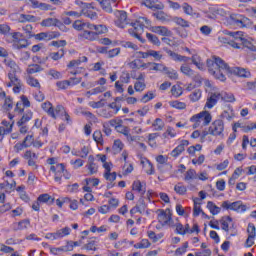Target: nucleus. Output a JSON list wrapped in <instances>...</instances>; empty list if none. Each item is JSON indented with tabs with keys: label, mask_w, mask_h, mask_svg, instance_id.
Wrapping results in <instances>:
<instances>
[{
	"label": "nucleus",
	"mask_w": 256,
	"mask_h": 256,
	"mask_svg": "<svg viewBox=\"0 0 256 256\" xmlns=\"http://www.w3.org/2000/svg\"><path fill=\"white\" fill-rule=\"evenodd\" d=\"M208 71L210 75H213L218 81H225L227 78L225 75H236L237 77H251V72L241 67H229L225 61L221 58H214L213 60H207Z\"/></svg>",
	"instance_id": "nucleus-1"
},
{
	"label": "nucleus",
	"mask_w": 256,
	"mask_h": 256,
	"mask_svg": "<svg viewBox=\"0 0 256 256\" xmlns=\"http://www.w3.org/2000/svg\"><path fill=\"white\" fill-rule=\"evenodd\" d=\"M130 29H128L129 35L138 39L140 43H145V39L141 37L143 35L144 28L149 29L152 33H156V35H161L162 37L171 36V31L167 29L165 26H151V20L147 19V17H139L135 22H132Z\"/></svg>",
	"instance_id": "nucleus-2"
},
{
	"label": "nucleus",
	"mask_w": 256,
	"mask_h": 256,
	"mask_svg": "<svg viewBox=\"0 0 256 256\" xmlns=\"http://www.w3.org/2000/svg\"><path fill=\"white\" fill-rule=\"evenodd\" d=\"M226 35L232 37L233 40H229V38L225 36H220L218 41L223 45H230L233 49H241V45H243L246 49H249V51L256 53V46L253 45V38L247 36L244 32H227Z\"/></svg>",
	"instance_id": "nucleus-3"
},
{
	"label": "nucleus",
	"mask_w": 256,
	"mask_h": 256,
	"mask_svg": "<svg viewBox=\"0 0 256 256\" xmlns=\"http://www.w3.org/2000/svg\"><path fill=\"white\" fill-rule=\"evenodd\" d=\"M189 121L192 123L193 129H203V127H207L213 121V116H211L209 111L203 110L190 117Z\"/></svg>",
	"instance_id": "nucleus-4"
},
{
	"label": "nucleus",
	"mask_w": 256,
	"mask_h": 256,
	"mask_svg": "<svg viewBox=\"0 0 256 256\" xmlns=\"http://www.w3.org/2000/svg\"><path fill=\"white\" fill-rule=\"evenodd\" d=\"M226 24L232 25L233 27H247V25H249V18L229 12L226 17Z\"/></svg>",
	"instance_id": "nucleus-5"
},
{
	"label": "nucleus",
	"mask_w": 256,
	"mask_h": 256,
	"mask_svg": "<svg viewBox=\"0 0 256 256\" xmlns=\"http://www.w3.org/2000/svg\"><path fill=\"white\" fill-rule=\"evenodd\" d=\"M75 5L82 9V15H84V17H88V19H91L92 21L97 19V12L93 11V9H95L93 3H85L81 0H76Z\"/></svg>",
	"instance_id": "nucleus-6"
},
{
	"label": "nucleus",
	"mask_w": 256,
	"mask_h": 256,
	"mask_svg": "<svg viewBox=\"0 0 256 256\" xmlns=\"http://www.w3.org/2000/svg\"><path fill=\"white\" fill-rule=\"evenodd\" d=\"M8 82L5 83L6 87H12L13 93L18 95V93H21L23 90V82H21V79L17 77L16 74H13L12 72L8 73Z\"/></svg>",
	"instance_id": "nucleus-7"
},
{
	"label": "nucleus",
	"mask_w": 256,
	"mask_h": 256,
	"mask_svg": "<svg viewBox=\"0 0 256 256\" xmlns=\"http://www.w3.org/2000/svg\"><path fill=\"white\" fill-rule=\"evenodd\" d=\"M11 37L13 49H27L29 47V41L25 39L23 33L14 32L11 34Z\"/></svg>",
	"instance_id": "nucleus-8"
},
{
	"label": "nucleus",
	"mask_w": 256,
	"mask_h": 256,
	"mask_svg": "<svg viewBox=\"0 0 256 256\" xmlns=\"http://www.w3.org/2000/svg\"><path fill=\"white\" fill-rule=\"evenodd\" d=\"M158 222L162 225V227H174L175 223H173V218L171 214V210H158Z\"/></svg>",
	"instance_id": "nucleus-9"
},
{
	"label": "nucleus",
	"mask_w": 256,
	"mask_h": 256,
	"mask_svg": "<svg viewBox=\"0 0 256 256\" xmlns=\"http://www.w3.org/2000/svg\"><path fill=\"white\" fill-rule=\"evenodd\" d=\"M221 207L229 211H236V213H245V211H247V205H244V203L241 201H236V202L224 201Z\"/></svg>",
	"instance_id": "nucleus-10"
},
{
	"label": "nucleus",
	"mask_w": 256,
	"mask_h": 256,
	"mask_svg": "<svg viewBox=\"0 0 256 256\" xmlns=\"http://www.w3.org/2000/svg\"><path fill=\"white\" fill-rule=\"evenodd\" d=\"M221 101V90L214 88L212 92L209 93V96L206 100L205 109H213L217 103Z\"/></svg>",
	"instance_id": "nucleus-11"
},
{
	"label": "nucleus",
	"mask_w": 256,
	"mask_h": 256,
	"mask_svg": "<svg viewBox=\"0 0 256 256\" xmlns=\"http://www.w3.org/2000/svg\"><path fill=\"white\" fill-rule=\"evenodd\" d=\"M223 131H225V123L221 119L215 120L209 126V133L213 137H222Z\"/></svg>",
	"instance_id": "nucleus-12"
},
{
	"label": "nucleus",
	"mask_w": 256,
	"mask_h": 256,
	"mask_svg": "<svg viewBox=\"0 0 256 256\" xmlns=\"http://www.w3.org/2000/svg\"><path fill=\"white\" fill-rule=\"evenodd\" d=\"M114 15L116 17L114 20V24L119 29H125V27L129 25V19H127V12L122 10H117L114 12Z\"/></svg>",
	"instance_id": "nucleus-13"
},
{
	"label": "nucleus",
	"mask_w": 256,
	"mask_h": 256,
	"mask_svg": "<svg viewBox=\"0 0 256 256\" xmlns=\"http://www.w3.org/2000/svg\"><path fill=\"white\" fill-rule=\"evenodd\" d=\"M13 115L9 114L8 118L10 119L9 122L6 120L2 121V126H0V141H3V137L5 135H9L11 131H13V125H15V121L13 120Z\"/></svg>",
	"instance_id": "nucleus-14"
},
{
	"label": "nucleus",
	"mask_w": 256,
	"mask_h": 256,
	"mask_svg": "<svg viewBox=\"0 0 256 256\" xmlns=\"http://www.w3.org/2000/svg\"><path fill=\"white\" fill-rule=\"evenodd\" d=\"M133 56L138 59H149V57H153L156 61H161V59H163L161 52L155 50H148L146 52L138 51L135 52Z\"/></svg>",
	"instance_id": "nucleus-15"
},
{
	"label": "nucleus",
	"mask_w": 256,
	"mask_h": 256,
	"mask_svg": "<svg viewBox=\"0 0 256 256\" xmlns=\"http://www.w3.org/2000/svg\"><path fill=\"white\" fill-rule=\"evenodd\" d=\"M81 63H87V57L86 56H82L77 60H72L70 61V63L67 65L68 69H70V73L71 75H78V73H81V69L79 65H81Z\"/></svg>",
	"instance_id": "nucleus-16"
},
{
	"label": "nucleus",
	"mask_w": 256,
	"mask_h": 256,
	"mask_svg": "<svg viewBox=\"0 0 256 256\" xmlns=\"http://www.w3.org/2000/svg\"><path fill=\"white\" fill-rule=\"evenodd\" d=\"M50 171L54 173V180L56 183H61V177H63V173L65 172V165L63 163L56 164L55 166L50 167Z\"/></svg>",
	"instance_id": "nucleus-17"
},
{
	"label": "nucleus",
	"mask_w": 256,
	"mask_h": 256,
	"mask_svg": "<svg viewBox=\"0 0 256 256\" xmlns=\"http://www.w3.org/2000/svg\"><path fill=\"white\" fill-rule=\"evenodd\" d=\"M181 9L184 14L188 15L189 17H192L193 19H199L201 17V14L195 11V9H193V6H191L187 2L182 3Z\"/></svg>",
	"instance_id": "nucleus-18"
},
{
	"label": "nucleus",
	"mask_w": 256,
	"mask_h": 256,
	"mask_svg": "<svg viewBox=\"0 0 256 256\" xmlns=\"http://www.w3.org/2000/svg\"><path fill=\"white\" fill-rule=\"evenodd\" d=\"M185 147H189V142L187 140H182L180 144L170 152V157L177 159V157L185 151Z\"/></svg>",
	"instance_id": "nucleus-19"
},
{
	"label": "nucleus",
	"mask_w": 256,
	"mask_h": 256,
	"mask_svg": "<svg viewBox=\"0 0 256 256\" xmlns=\"http://www.w3.org/2000/svg\"><path fill=\"white\" fill-rule=\"evenodd\" d=\"M25 107H31V102L27 96H21L20 101L16 103V113H23V111H25Z\"/></svg>",
	"instance_id": "nucleus-20"
},
{
	"label": "nucleus",
	"mask_w": 256,
	"mask_h": 256,
	"mask_svg": "<svg viewBox=\"0 0 256 256\" xmlns=\"http://www.w3.org/2000/svg\"><path fill=\"white\" fill-rule=\"evenodd\" d=\"M140 163L147 175H155V167H153V163L149 159L142 157L140 158Z\"/></svg>",
	"instance_id": "nucleus-21"
},
{
	"label": "nucleus",
	"mask_w": 256,
	"mask_h": 256,
	"mask_svg": "<svg viewBox=\"0 0 256 256\" xmlns=\"http://www.w3.org/2000/svg\"><path fill=\"white\" fill-rule=\"evenodd\" d=\"M58 116L61 117L62 121H66V123L70 125L71 116L69 115L67 110H65V107L61 105L56 106V117Z\"/></svg>",
	"instance_id": "nucleus-22"
},
{
	"label": "nucleus",
	"mask_w": 256,
	"mask_h": 256,
	"mask_svg": "<svg viewBox=\"0 0 256 256\" xmlns=\"http://www.w3.org/2000/svg\"><path fill=\"white\" fill-rule=\"evenodd\" d=\"M103 11L106 13H113V5L117 3V0H96Z\"/></svg>",
	"instance_id": "nucleus-23"
},
{
	"label": "nucleus",
	"mask_w": 256,
	"mask_h": 256,
	"mask_svg": "<svg viewBox=\"0 0 256 256\" xmlns=\"http://www.w3.org/2000/svg\"><path fill=\"white\" fill-rule=\"evenodd\" d=\"M33 37L36 41H51V39L57 37V34H55V32H41L34 34Z\"/></svg>",
	"instance_id": "nucleus-24"
},
{
	"label": "nucleus",
	"mask_w": 256,
	"mask_h": 256,
	"mask_svg": "<svg viewBox=\"0 0 256 256\" xmlns=\"http://www.w3.org/2000/svg\"><path fill=\"white\" fill-rule=\"evenodd\" d=\"M141 5H144L147 9H163L164 7L159 0H142Z\"/></svg>",
	"instance_id": "nucleus-25"
},
{
	"label": "nucleus",
	"mask_w": 256,
	"mask_h": 256,
	"mask_svg": "<svg viewBox=\"0 0 256 256\" xmlns=\"http://www.w3.org/2000/svg\"><path fill=\"white\" fill-rule=\"evenodd\" d=\"M79 37H81V39H86L87 41H96L97 34L94 29H84V31L79 34Z\"/></svg>",
	"instance_id": "nucleus-26"
},
{
	"label": "nucleus",
	"mask_w": 256,
	"mask_h": 256,
	"mask_svg": "<svg viewBox=\"0 0 256 256\" xmlns=\"http://www.w3.org/2000/svg\"><path fill=\"white\" fill-rule=\"evenodd\" d=\"M73 29H75V31H85V29H91V23L89 22H85L83 20H76L74 21V23L72 24Z\"/></svg>",
	"instance_id": "nucleus-27"
},
{
	"label": "nucleus",
	"mask_w": 256,
	"mask_h": 256,
	"mask_svg": "<svg viewBox=\"0 0 256 256\" xmlns=\"http://www.w3.org/2000/svg\"><path fill=\"white\" fill-rule=\"evenodd\" d=\"M42 109L46 113L50 115L53 119H57V108H53V104L51 102H44L42 103Z\"/></svg>",
	"instance_id": "nucleus-28"
},
{
	"label": "nucleus",
	"mask_w": 256,
	"mask_h": 256,
	"mask_svg": "<svg viewBox=\"0 0 256 256\" xmlns=\"http://www.w3.org/2000/svg\"><path fill=\"white\" fill-rule=\"evenodd\" d=\"M96 159L101 161L103 163V168L105 169V173L111 172V169H113V163L107 162V156L103 154H97Z\"/></svg>",
	"instance_id": "nucleus-29"
},
{
	"label": "nucleus",
	"mask_w": 256,
	"mask_h": 256,
	"mask_svg": "<svg viewBox=\"0 0 256 256\" xmlns=\"http://www.w3.org/2000/svg\"><path fill=\"white\" fill-rule=\"evenodd\" d=\"M133 191H137L140 195H145L147 191L145 182H141L140 180H135L132 184Z\"/></svg>",
	"instance_id": "nucleus-30"
},
{
	"label": "nucleus",
	"mask_w": 256,
	"mask_h": 256,
	"mask_svg": "<svg viewBox=\"0 0 256 256\" xmlns=\"http://www.w3.org/2000/svg\"><path fill=\"white\" fill-rule=\"evenodd\" d=\"M130 69H147V63L143 62L141 58L135 57V59L129 62Z\"/></svg>",
	"instance_id": "nucleus-31"
},
{
	"label": "nucleus",
	"mask_w": 256,
	"mask_h": 256,
	"mask_svg": "<svg viewBox=\"0 0 256 256\" xmlns=\"http://www.w3.org/2000/svg\"><path fill=\"white\" fill-rule=\"evenodd\" d=\"M117 131L118 133H122V135L126 137L127 141H137V137L131 135L127 126L120 125Z\"/></svg>",
	"instance_id": "nucleus-32"
},
{
	"label": "nucleus",
	"mask_w": 256,
	"mask_h": 256,
	"mask_svg": "<svg viewBox=\"0 0 256 256\" xmlns=\"http://www.w3.org/2000/svg\"><path fill=\"white\" fill-rule=\"evenodd\" d=\"M4 63L7 67L10 68V73H13L15 75V73H21V68L19 67V65H17V63H15V61L6 58L4 60Z\"/></svg>",
	"instance_id": "nucleus-33"
},
{
	"label": "nucleus",
	"mask_w": 256,
	"mask_h": 256,
	"mask_svg": "<svg viewBox=\"0 0 256 256\" xmlns=\"http://www.w3.org/2000/svg\"><path fill=\"white\" fill-rule=\"evenodd\" d=\"M222 119H227V121H231L232 119H235V110H233V107L226 106L221 114Z\"/></svg>",
	"instance_id": "nucleus-34"
},
{
	"label": "nucleus",
	"mask_w": 256,
	"mask_h": 256,
	"mask_svg": "<svg viewBox=\"0 0 256 256\" xmlns=\"http://www.w3.org/2000/svg\"><path fill=\"white\" fill-rule=\"evenodd\" d=\"M205 17L215 19L217 17V5H209L208 9L203 10Z\"/></svg>",
	"instance_id": "nucleus-35"
},
{
	"label": "nucleus",
	"mask_w": 256,
	"mask_h": 256,
	"mask_svg": "<svg viewBox=\"0 0 256 256\" xmlns=\"http://www.w3.org/2000/svg\"><path fill=\"white\" fill-rule=\"evenodd\" d=\"M90 29H94V33L96 34V39L99 37V35H103L108 31L107 26L103 24H100V25L90 24Z\"/></svg>",
	"instance_id": "nucleus-36"
},
{
	"label": "nucleus",
	"mask_w": 256,
	"mask_h": 256,
	"mask_svg": "<svg viewBox=\"0 0 256 256\" xmlns=\"http://www.w3.org/2000/svg\"><path fill=\"white\" fill-rule=\"evenodd\" d=\"M177 137V131L172 127H168L166 131L162 134V139L167 142L169 139H175Z\"/></svg>",
	"instance_id": "nucleus-37"
},
{
	"label": "nucleus",
	"mask_w": 256,
	"mask_h": 256,
	"mask_svg": "<svg viewBox=\"0 0 256 256\" xmlns=\"http://www.w3.org/2000/svg\"><path fill=\"white\" fill-rule=\"evenodd\" d=\"M167 54L169 55V57H171V59H173V61H180L182 63H187L189 62V57L187 56H181L171 50L167 51Z\"/></svg>",
	"instance_id": "nucleus-38"
},
{
	"label": "nucleus",
	"mask_w": 256,
	"mask_h": 256,
	"mask_svg": "<svg viewBox=\"0 0 256 256\" xmlns=\"http://www.w3.org/2000/svg\"><path fill=\"white\" fill-rule=\"evenodd\" d=\"M146 69H149V71H160L163 72L165 69V65L155 63V62H148L146 63Z\"/></svg>",
	"instance_id": "nucleus-39"
},
{
	"label": "nucleus",
	"mask_w": 256,
	"mask_h": 256,
	"mask_svg": "<svg viewBox=\"0 0 256 256\" xmlns=\"http://www.w3.org/2000/svg\"><path fill=\"white\" fill-rule=\"evenodd\" d=\"M201 201L199 198L194 199V210H193V217H199V215H205L203 213V209H201Z\"/></svg>",
	"instance_id": "nucleus-40"
},
{
	"label": "nucleus",
	"mask_w": 256,
	"mask_h": 256,
	"mask_svg": "<svg viewBox=\"0 0 256 256\" xmlns=\"http://www.w3.org/2000/svg\"><path fill=\"white\" fill-rule=\"evenodd\" d=\"M29 225H31L29 220H22L20 222L14 223L13 229H15V231H23L24 229H28Z\"/></svg>",
	"instance_id": "nucleus-41"
},
{
	"label": "nucleus",
	"mask_w": 256,
	"mask_h": 256,
	"mask_svg": "<svg viewBox=\"0 0 256 256\" xmlns=\"http://www.w3.org/2000/svg\"><path fill=\"white\" fill-rule=\"evenodd\" d=\"M220 99L226 103H235V95H233V93L220 91Z\"/></svg>",
	"instance_id": "nucleus-42"
},
{
	"label": "nucleus",
	"mask_w": 256,
	"mask_h": 256,
	"mask_svg": "<svg viewBox=\"0 0 256 256\" xmlns=\"http://www.w3.org/2000/svg\"><path fill=\"white\" fill-rule=\"evenodd\" d=\"M124 147H125V144H123L121 140H119V139L114 140V143L112 146V151H113L114 155H118V153H121V151H123Z\"/></svg>",
	"instance_id": "nucleus-43"
},
{
	"label": "nucleus",
	"mask_w": 256,
	"mask_h": 256,
	"mask_svg": "<svg viewBox=\"0 0 256 256\" xmlns=\"http://www.w3.org/2000/svg\"><path fill=\"white\" fill-rule=\"evenodd\" d=\"M174 227H176V233L178 235H187L189 233V224L183 226L181 223H176Z\"/></svg>",
	"instance_id": "nucleus-44"
},
{
	"label": "nucleus",
	"mask_w": 256,
	"mask_h": 256,
	"mask_svg": "<svg viewBox=\"0 0 256 256\" xmlns=\"http://www.w3.org/2000/svg\"><path fill=\"white\" fill-rule=\"evenodd\" d=\"M57 25H59V20L56 18H47L41 22L42 27H57Z\"/></svg>",
	"instance_id": "nucleus-45"
},
{
	"label": "nucleus",
	"mask_w": 256,
	"mask_h": 256,
	"mask_svg": "<svg viewBox=\"0 0 256 256\" xmlns=\"http://www.w3.org/2000/svg\"><path fill=\"white\" fill-rule=\"evenodd\" d=\"M69 235H71L70 227H64L56 231L58 239H64V237H69Z\"/></svg>",
	"instance_id": "nucleus-46"
},
{
	"label": "nucleus",
	"mask_w": 256,
	"mask_h": 256,
	"mask_svg": "<svg viewBox=\"0 0 256 256\" xmlns=\"http://www.w3.org/2000/svg\"><path fill=\"white\" fill-rule=\"evenodd\" d=\"M164 73L169 77V79L172 80H177L179 79V74L173 69V68H168L167 66H164Z\"/></svg>",
	"instance_id": "nucleus-47"
},
{
	"label": "nucleus",
	"mask_w": 256,
	"mask_h": 256,
	"mask_svg": "<svg viewBox=\"0 0 256 256\" xmlns=\"http://www.w3.org/2000/svg\"><path fill=\"white\" fill-rule=\"evenodd\" d=\"M192 63L194 65H196L197 69H199L200 71H204L205 69V64L203 63V61L201 60V57H199V55H194L192 56Z\"/></svg>",
	"instance_id": "nucleus-48"
},
{
	"label": "nucleus",
	"mask_w": 256,
	"mask_h": 256,
	"mask_svg": "<svg viewBox=\"0 0 256 256\" xmlns=\"http://www.w3.org/2000/svg\"><path fill=\"white\" fill-rule=\"evenodd\" d=\"M147 235L153 243H157L158 241H161V239H163L165 234L163 233L156 234L155 232L150 230L147 232Z\"/></svg>",
	"instance_id": "nucleus-49"
},
{
	"label": "nucleus",
	"mask_w": 256,
	"mask_h": 256,
	"mask_svg": "<svg viewBox=\"0 0 256 256\" xmlns=\"http://www.w3.org/2000/svg\"><path fill=\"white\" fill-rule=\"evenodd\" d=\"M18 21L19 23H27V21L30 23H35V21H37V18H35V16L32 15L21 14L18 17Z\"/></svg>",
	"instance_id": "nucleus-50"
},
{
	"label": "nucleus",
	"mask_w": 256,
	"mask_h": 256,
	"mask_svg": "<svg viewBox=\"0 0 256 256\" xmlns=\"http://www.w3.org/2000/svg\"><path fill=\"white\" fill-rule=\"evenodd\" d=\"M202 95L203 92L200 89H196L189 95V99L192 103H197V101L201 99Z\"/></svg>",
	"instance_id": "nucleus-51"
},
{
	"label": "nucleus",
	"mask_w": 256,
	"mask_h": 256,
	"mask_svg": "<svg viewBox=\"0 0 256 256\" xmlns=\"http://www.w3.org/2000/svg\"><path fill=\"white\" fill-rule=\"evenodd\" d=\"M30 119H33V112L27 111L17 122L18 127H21V125H25V123H28Z\"/></svg>",
	"instance_id": "nucleus-52"
},
{
	"label": "nucleus",
	"mask_w": 256,
	"mask_h": 256,
	"mask_svg": "<svg viewBox=\"0 0 256 256\" xmlns=\"http://www.w3.org/2000/svg\"><path fill=\"white\" fill-rule=\"evenodd\" d=\"M105 83H107V79L105 78H100L98 81L94 82V83H85L82 82V87H86V89H91V87H95V85H105Z\"/></svg>",
	"instance_id": "nucleus-53"
},
{
	"label": "nucleus",
	"mask_w": 256,
	"mask_h": 256,
	"mask_svg": "<svg viewBox=\"0 0 256 256\" xmlns=\"http://www.w3.org/2000/svg\"><path fill=\"white\" fill-rule=\"evenodd\" d=\"M207 209L210 211L211 215H219V213H221V208L211 201L207 203Z\"/></svg>",
	"instance_id": "nucleus-54"
},
{
	"label": "nucleus",
	"mask_w": 256,
	"mask_h": 256,
	"mask_svg": "<svg viewBox=\"0 0 256 256\" xmlns=\"http://www.w3.org/2000/svg\"><path fill=\"white\" fill-rule=\"evenodd\" d=\"M230 12L231 11L228 8L216 6V16L220 15V17H225V19H227V17H229Z\"/></svg>",
	"instance_id": "nucleus-55"
},
{
	"label": "nucleus",
	"mask_w": 256,
	"mask_h": 256,
	"mask_svg": "<svg viewBox=\"0 0 256 256\" xmlns=\"http://www.w3.org/2000/svg\"><path fill=\"white\" fill-rule=\"evenodd\" d=\"M20 195V199L24 201L25 203H29V195H27V192H25V186H20L16 189Z\"/></svg>",
	"instance_id": "nucleus-56"
},
{
	"label": "nucleus",
	"mask_w": 256,
	"mask_h": 256,
	"mask_svg": "<svg viewBox=\"0 0 256 256\" xmlns=\"http://www.w3.org/2000/svg\"><path fill=\"white\" fill-rule=\"evenodd\" d=\"M151 247V242L147 239H142L140 242L134 245V249H149Z\"/></svg>",
	"instance_id": "nucleus-57"
},
{
	"label": "nucleus",
	"mask_w": 256,
	"mask_h": 256,
	"mask_svg": "<svg viewBox=\"0 0 256 256\" xmlns=\"http://www.w3.org/2000/svg\"><path fill=\"white\" fill-rule=\"evenodd\" d=\"M46 75H48V77H51V79H63V74L55 69L48 70Z\"/></svg>",
	"instance_id": "nucleus-58"
},
{
	"label": "nucleus",
	"mask_w": 256,
	"mask_h": 256,
	"mask_svg": "<svg viewBox=\"0 0 256 256\" xmlns=\"http://www.w3.org/2000/svg\"><path fill=\"white\" fill-rule=\"evenodd\" d=\"M70 85H71V81L69 80H62V81L56 82V87L58 88V91L69 89Z\"/></svg>",
	"instance_id": "nucleus-59"
},
{
	"label": "nucleus",
	"mask_w": 256,
	"mask_h": 256,
	"mask_svg": "<svg viewBox=\"0 0 256 256\" xmlns=\"http://www.w3.org/2000/svg\"><path fill=\"white\" fill-rule=\"evenodd\" d=\"M38 203H53L55 199L51 197L49 194H41L38 198Z\"/></svg>",
	"instance_id": "nucleus-60"
},
{
	"label": "nucleus",
	"mask_w": 256,
	"mask_h": 256,
	"mask_svg": "<svg viewBox=\"0 0 256 256\" xmlns=\"http://www.w3.org/2000/svg\"><path fill=\"white\" fill-rule=\"evenodd\" d=\"M155 99V92L148 91L146 94L142 96L140 99L141 103H149V101H153Z\"/></svg>",
	"instance_id": "nucleus-61"
},
{
	"label": "nucleus",
	"mask_w": 256,
	"mask_h": 256,
	"mask_svg": "<svg viewBox=\"0 0 256 256\" xmlns=\"http://www.w3.org/2000/svg\"><path fill=\"white\" fill-rule=\"evenodd\" d=\"M221 229L223 231H229V225H231V218L230 217H224L220 220Z\"/></svg>",
	"instance_id": "nucleus-62"
},
{
	"label": "nucleus",
	"mask_w": 256,
	"mask_h": 256,
	"mask_svg": "<svg viewBox=\"0 0 256 256\" xmlns=\"http://www.w3.org/2000/svg\"><path fill=\"white\" fill-rule=\"evenodd\" d=\"M154 17H156V19H158V21H162V23L169 21V15H167L163 11L154 13Z\"/></svg>",
	"instance_id": "nucleus-63"
},
{
	"label": "nucleus",
	"mask_w": 256,
	"mask_h": 256,
	"mask_svg": "<svg viewBox=\"0 0 256 256\" xmlns=\"http://www.w3.org/2000/svg\"><path fill=\"white\" fill-rule=\"evenodd\" d=\"M171 93L173 97H181L183 95V88L179 85H174L171 88Z\"/></svg>",
	"instance_id": "nucleus-64"
}]
</instances>
